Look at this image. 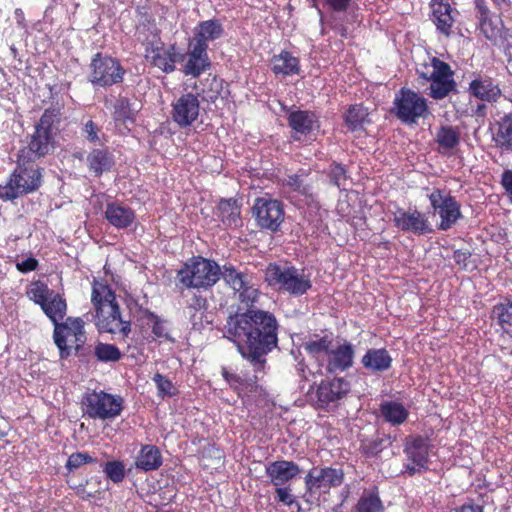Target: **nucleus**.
I'll return each instance as SVG.
<instances>
[{"label":"nucleus","instance_id":"nucleus-1","mask_svg":"<svg viewBox=\"0 0 512 512\" xmlns=\"http://www.w3.org/2000/svg\"><path fill=\"white\" fill-rule=\"evenodd\" d=\"M279 324L274 314L248 309L230 315L224 327V336L232 341L243 359L250 363L253 374L233 373L222 367L221 374L239 397L249 396L258 389L259 374H265L266 356L278 345Z\"/></svg>","mask_w":512,"mask_h":512},{"label":"nucleus","instance_id":"nucleus-2","mask_svg":"<svg viewBox=\"0 0 512 512\" xmlns=\"http://www.w3.org/2000/svg\"><path fill=\"white\" fill-rule=\"evenodd\" d=\"M91 303L95 310V326L100 333L119 334L126 339L131 333V321L121 315L116 293L105 280L94 278Z\"/></svg>","mask_w":512,"mask_h":512},{"label":"nucleus","instance_id":"nucleus-3","mask_svg":"<svg viewBox=\"0 0 512 512\" xmlns=\"http://www.w3.org/2000/svg\"><path fill=\"white\" fill-rule=\"evenodd\" d=\"M61 119L59 107L45 109L33 133L28 136L27 146L22 147L17 156L37 162L51 154L55 148V136L59 131Z\"/></svg>","mask_w":512,"mask_h":512},{"label":"nucleus","instance_id":"nucleus-4","mask_svg":"<svg viewBox=\"0 0 512 512\" xmlns=\"http://www.w3.org/2000/svg\"><path fill=\"white\" fill-rule=\"evenodd\" d=\"M43 168L36 162L17 156L16 167L7 182L0 186V199L13 201L37 191L42 185Z\"/></svg>","mask_w":512,"mask_h":512},{"label":"nucleus","instance_id":"nucleus-5","mask_svg":"<svg viewBox=\"0 0 512 512\" xmlns=\"http://www.w3.org/2000/svg\"><path fill=\"white\" fill-rule=\"evenodd\" d=\"M220 278L219 264L202 256H193L177 271V280L188 289L210 290Z\"/></svg>","mask_w":512,"mask_h":512},{"label":"nucleus","instance_id":"nucleus-6","mask_svg":"<svg viewBox=\"0 0 512 512\" xmlns=\"http://www.w3.org/2000/svg\"><path fill=\"white\" fill-rule=\"evenodd\" d=\"M52 323L55 325L53 338L59 350L60 358L67 359L70 357L72 349H74L75 355L81 356V350L87 340L83 319L68 317L64 322L56 321Z\"/></svg>","mask_w":512,"mask_h":512},{"label":"nucleus","instance_id":"nucleus-7","mask_svg":"<svg viewBox=\"0 0 512 512\" xmlns=\"http://www.w3.org/2000/svg\"><path fill=\"white\" fill-rule=\"evenodd\" d=\"M417 74L420 79L431 83L429 95L433 99H443L456 89L451 66L438 57H432L430 64H423L422 68L417 69Z\"/></svg>","mask_w":512,"mask_h":512},{"label":"nucleus","instance_id":"nucleus-8","mask_svg":"<svg viewBox=\"0 0 512 512\" xmlns=\"http://www.w3.org/2000/svg\"><path fill=\"white\" fill-rule=\"evenodd\" d=\"M81 404L84 415L94 420H114L124 410L123 397L103 390L85 393Z\"/></svg>","mask_w":512,"mask_h":512},{"label":"nucleus","instance_id":"nucleus-9","mask_svg":"<svg viewBox=\"0 0 512 512\" xmlns=\"http://www.w3.org/2000/svg\"><path fill=\"white\" fill-rule=\"evenodd\" d=\"M265 280L270 286H277L293 296H302L312 287L308 275L299 273L294 266L281 267L277 263H269L265 269Z\"/></svg>","mask_w":512,"mask_h":512},{"label":"nucleus","instance_id":"nucleus-10","mask_svg":"<svg viewBox=\"0 0 512 512\" xmlns=\"http://www.w3.org/2000/svg\"><path fill=\"white\" fill-rule=\"evenodd\" d=\"M29 300L39 305L43 313L52 321H62L67 312V303L63 295L55 293L41 280L31 281L25 290Z\"/></svg>","mask_w":512,"mask_h":512},{"label":"nucleus","instance_id":"nucleus-11","mask_svg":"<svg viewBox=\"0 0 512 512\" xmlns=\"http://www.w3.org/2000/svg\"><path fill=\"white\" fill-rule=\"evenodd\" d=\"M89 69V82L102 88L122 83L126 73L118 59L101 52L94 54Z\"/></svg>","mask_w":512,"mask_h":512},{"label":"nucleus","instance_id":"nucleus-12","mask_svg":"<svg viewBox=\"0 0 512 512\" xmlns=\"http://www.w3.org/2000/svg\"><path fill=\"white\" fill-rule=\"evenodd\" d=\"M393 104L396 117L406 124H415L429 113L427 100L409 88H401Z\"/></svg>","mask_w":512,"mask_h":512},{"label":"nucleus","instance_id":"nucleus-13","mask_svg":"<svg viewBox=\"0 0 512 512\" xmlns=\"http://www.w3.org/2000/svg\"><path fill=\"white\" fill-rule=\"evenodd\" d=\"M428 199L434 214L440 218L437 226L439 230L451 229L462 217L461 205L450 191L436 188L428 195Z\"/></svg>","mask_w":512,"mask_h":512},{"label":"nucleus","instance_id":"nucleus-14","mask_svg":"<svg viewBox=\"0 0 512 512\" xmlns=\"http://www.w3.org/2000/svg\"><path fill=\"white\" fill-rule=\"evenodd\" d=\"M252 214L257 226L270 232L279 231L284 222V205L280 200L258 197L255 199Z\"/></svg>","mask_w":512,"mask_h":512},{"label":"nucleus","instance_id":"nucleus-15","mask_svg":"<svg viewBox=\"0 0 512 512\" xmlns=\"http://www.w3.org/2000/svg\"><path fill=\"white\" fill-rule=\"evenodd\" d=\"M344 476V471L341 468L313 467L304 477L305 490L310 495L329 493L332 488L342 485Z\"/></svg>","mask_w":512,"mask_h":512},{"label":"nucleus","instance_id":"nucleus-16","mask_svg":"<svg viewBox=\"0 0 512 512\" xmlns=\"http://www.w3.org/2000/svg\"><path fill=\"white\" fill-rule=\"evenodd\" d=\"M145 46V58L151 66L160 69L163 73L169 74L175 71L176 63L182 60L183 55L177 53L174 44L165 46L161 37L151 40Z\"/></svg>","mask_w":512,"mask_h":512},{"label":"nucleus","instance_id":"nucleus-17","mask_svg":"<svg viewBox=\"0 0 512 512\" xmlns=\"http://www.w3.org/2000/svg\"><path fill=\"white\" fill-rule=\"evenodd\" d=\"M350 383L343 377L322 380L316 389L317 407L330 410L338 407L340 401L349 393Z\"/></svg>","mask_w":512,"mask_h":512},{"label":"nucleus","instance_id":"nucleus-18","mask_svg":"<svg viewBox=\"0 0 512 512\" xmlns=\"http://www.w3.org/2000/svg\"><path fill=\"white\" fill-rule=\"evenodd\" d=\"M394 226L404 233L426 235L433 232L432 225L426 213L416 208L407 210L397 207L393 217Z\"/></svg>","mask_w":512,"mask_h":512},{"label":"nucleus","instance_id":"nucleus-19","mask_svg":"<svg viewBox=\"0 0 512 512\" xmlns=\"http://www.w3.org/2000/svg\"><path fill=\"white\" fill-rule=\"evenodd\" d=\"M171 106V118L179 128H187L198 119L200 101L198 96L191 92L182 94Z\"/></svg>","mask_w":512,"mask_h":512},{"label":"nucleus","instance_id":"nucleus-20","mask_svg":"<svg viewBox=\"0 0 512 512\" xmlns=\"http://www.w3.org/2000/svg\"><path fill=\"white\" fill-rule=\"evenodd\" d=\"M404 453L410 463L406 464L405 471L413 476L421 469H427L429 462V446L421 436L411 437L405 443Z\"/></svg>","mask_w":512,"mask_h":512},{"label":"nucleus","instance_id":"nucleus-21","mask_svg":"<svg viewBox=\"0 0 512 512\" xmlns=\"http://www.w3.org/2000/svg\"><path fill=\"white\" fill-rule=\"evenodd\" d=\"M429 7V18L435 25L437 32L446 38L450 37L454 33L453 28L457 11L444 0H431Z\"/></svg>","mask_w":512,"mask_h":512},{"label":"nucleus","instance_id":"nucleus-22","mask_svg":"<svg viewBox=\"0 0 512 512\" xmlns=\"http://www.w3.org/2000/svg\"><path fill=\"white\" fill-rule=\"evenodd\" d=\"M135 14V37L142 45L160 37L161 30L158 28L155 16L149 6L138 5L135 8Z\"/></svg>","mask_w":512,"mask_h":512},{"label":"nucleus","instance_id":"nucleus-23","mask_svg":"<svg viewBox=\"0 0 512 512\" xmlns=\"http://www.w3.org/2000/svg\"><path fill=\"white\" fill-rule=\"evenodd\" d=\"M265 473L270 483L275 487L286 485L295 479L301 473V469L294 461L276 460L265 466Z\"/></svg>","mask_w":512,"mask_h":512},{"label":"nucleus","instance_id":"nucleus-24","mask_svg":"<svg viewBox=\"0 0 512 512\" xmlns=\"http://www.w3.org/2000/svg\"><path fill=\"white\" fill-rule=\"evenodd\" d=\"M468 93L478 100L489 103L497 102L502 95L499 84L493 78L481 74H477L469 83Z\"/></svg>","mask_w":512,"mask_h":512},{"label":"nucleus","instance_id":"nucleus-25","mask_svg":"<svg viewBox=\"0 0 512 512\" xmlns=\"http://www.w3.org/2000/svg\"><path fill=\"white\" fill-rule=\"evenodd\" d=\"M354 355V346L348 341L338 345L336 349H331L327 355V372L334 374L348 370L353 365Z\"/></svg>","mask_w":512,"mask_h":512},{"label":"nucleus","instance_id":"nucleus-26","mask_svg":"<svg viewBox=\"0 0 512 512\" xmlns=\"http://www.w3.org/2000/svg\"><path fill=\"white\" fill-rule=\"evenodd\" d=\"M104 216L111 226L119 230L130 227L136 220L135 211L118 201L106 204Z\"/></svg>","mask_w":512,"mask_h":512},{"label":"nucleus","instance_id":"nucleus-27","mask_svg":"<svg viewBox=\"0 0 512 512\" xmlns=\"http://www.w3.org/2000/svg\"><path fill=\"white\" fill-rule=\"evenodd\" d=\"M207 50L202 44H190L187 53V60L183 66L182 72L187 76L198 77L204 71L210 68L211 62Z\"/></svg>","mask_w":512,"mask_h":512},{"label":"nucleus","instance_id":"nucleus-28","mask_svg":"<svg viewBox=\"0 0 512 512\" xmlns=\"http://www.w3.org/2000/svg\"><path fill=\"white\" fill-rule=\"evenodd\" d=\"M86 165L89 173L100 177L111 171L115 165V158L108 147L93 148L86 157Z\"/></svg>","mask_w":512,"mask_h":512},{"label":"nucleus","instance_id":"nucleus-29","mask_svg":"<svg viewBox=\"0 0 512 512\" xmlns=\"http://www.w3.org/2000/svg\"><path fill=\"white\" fill-rule=\"evenodd\" d=\"M392 362L393 359L385 348H370L361 358L362 366L371 374L388 371Z\"/></svg>","mask_w":512,"mask_h":512},{"label":"nucleus","instance_id":"nucleus-30","mask_svg":"<svg viewBox=\"0 0 512 512\" xmlns=\"http://www.w3.org/2000/svg\"><path fill=\"white\" fill-rule=\"evenodd\" d=\"M492 140L502 152L512 153V112L504 114L495 122Z\"/></svg>","mask_w":512,"mask_h":512},{"label":"nucleus","instance_id":"nucleus-31","mask_svg":"<svg viewBox=\"0 0 512 512\" xmlns=\"http://www.w3.org/2000/svg\"><path fill=\"white\" fill-rule=\"evenodd\" d=\"M216 215L227 228H236L242 225L241 204L235 198L220 199Z\"/></svg>","mask_w":512,"mask_h":512},{"label":"nucleus","instance_id":"nucleus-32","mask_svg":"<svg viewBox=\"0 0 512 512\" xmlns=\"http://www.w3.org/2000/svg\"><path fill=\"white\" fill-rule=\"evenodd\" d=\"M194 89L197 91L195 95L200 97L203 102L215 103L222 98L224 80L216 75L208 74L207 77L194 84Z\"/></svg>","mask_w":512,"mask_h":512},{"label":"nucleus","instance_id":"nucleus-33","mask_svg":"<svg viewBox=\"0 0 512 512\" xmlns=\"http://www.w3.org/2000/svg\"><path fill=\"white\" fill-rule=\"evenodd\" d=\"M271 71L275 76H293L301 71L300 60L298 57L287 50H282L279 54L271 58Z\"/></svg>","mask_w":512,"mask_h":512},{"label":"nucleus","instance_id":"nucleus-34","mask_svg":"<svg viewBox=\"0 0 512 512\" xmlns=\"http://www.w3.org/2000/svg\"><path fill=\"white\" fill-rule=\"evenodd\" d=\"M461 140V131L458 126L442 125L438 128L435 135V142L438 145V152L449 154L456 149Z\"/></svg>","mask_w":512,"mask_h":512},{"label":"nucleus","instance_id":"nucleus-35","mask_svg":"<svg viewBox=\"0 0 512 512\" xmlns=\"http://www.w3.org/2000/svg\"><path fill=\"white\" fill-rule=\"evenodd\" d=\"M385 510L386 508L380 497L379 488L374 485L363 490L352 512H385Z\"/></svg>","mask_w":512,"mask_h":512},{"label":"nucleus","instance_id":"nucleus-36","mask_svg":"<svg viewBox=\"0 0 512 512\" xmlns=\"http://www.w3.org/2000/svg\"><path fill=\"white\" fill-rule=\"evenodd\" d=\"M163 463L159 448L155 445H143L136 457L137 469L148 472L157 470Z\"/></svg>","mask_w":512,"mask_h":512},{"label":"nucleus","instance_id":"nucleus-37","mask_svg":"<svg viewBox=\"0 0 512 512\" xmlns=\"http://www.w3.org/2000/svg\"><path fill=\"white\" fill-rule=\"evenodd\" d=\"M224 33V28L218 19L201 21L195 32L194 43L202 44L208 49V42L219 39Z\"/></svg>","mask_w":512,"mask_h":512},{"label":"nucleus","instance_id":"nucleus-38","mask_svg":"<svg viewBox=\"0 0 512 512\" xmlns=\"http://www.w3.org/2000/svg\"><path fill=\"white\" fill-rule=\"evenodd\" d=\"M316 122V114L308 110L293 111L288 116V124L290 128L301 135L310 134L313 131V127Z\"/></svg>","mask_w":512,"mask_h":512},{"label":"nucleus","instance_id":"nucleus-39","mask_svg":"<svg viewBox=\"0 0 512 512\" xmlns=\"http://www.w3.org/2000/svg\"><path fill=\"white\" fill-rule=\"evenodd\" d=\"M137 112L132 109L131 102L129 98L119 96L114 105L112 111V118L117 127L125 126L128 128V125H133L136 121Z\"/></svg>","mask_w":512,"mask_h":512},{"label":"nucleus","instance_id":"nucleus-40","mask_svg":"<svg viewBox=\"0 0 512 512\" xmlns=\"http://www.w3.org/2000/svg\"><path fill=\"white\" fill-rule=\"evenodd\" d=\"M491 319L496 321L504 333L512 336V300L505 298L502 302L494 305Z\"/></svg>","mask_w":512,"mask_h":512},{"label":"nucleus","instance_id":"nucleus-41","mask_svg":"<svg viewBox=\"0 0 512 512\" xmlns=\"http://www.w3.org/2000/svg\"><path fill=\"white\" fill-rule=\"evenodd\" d=\"M379 410L382 418L393 426L403 424L409 416V412L404 405L396 401L382 402Z\"/></svg>","mask_w":512,"mask_h":512},{"label":"nucleus","instance_id":"nucleus-42","mask_svg":"<svg viewBox=\"0 0 512 512\" xmlns=\"http://www.w3.org/2000/svg\"><path fill=\"white\" fill-rule=\"evenodd\" d=\"M221 278L235 292L243 289V285H248L252 276L246 272L239 271L234 265L227 263L221 268Z\"/></svg>","mask_w":512,"mask_h":512},{"label":"nucleus","instance_id":"nucleus-43","mask_svg":"<svg viewBox=\"0 0 512 512\" xmlns=\"http://www.w3.org/2000/svg\"><path fill=\"white\" fill-rule=\"evenodd\" d=\"M368 116V110L363 104H352L347 109L344 122L351 132H355L363 127Z\"/></svg>","mask_w":512,"mask_h":512},{"label":"nucleus","instance_id":"nucleus-44","mask_svg":"<svg viewBox=\"0 0 512 512\" xmlns=\"http://www.w3.org/2000/svg\"><path fill=\"white\" fill-rule=\"evenodd\" d=\"M142 319L145 320V323L152 328V333L155 338L159 339H169V331L167 327V321L162 319L154 312L145 309L143 311Z\"/></svg>","mask_w":512,"mask_h":512},{"label":"nucleus","instance_id":"nucleus-45","mask_svg":"<svg viewBox=\"0 0 512 512\" xmlns=\"http://www.w3.org/2000/svg\"><path fill=\"white\" fill-rule=\"evenodd\" d=\"M332 343L333 339L328 335H324L323 337L306 341L303 344V348L308 355L317 358L320 354L328 355L331 350Z\"/></svg>","mask_w":512,"mask_h":512},{"label":"nucleus","instance_id":"nucleus-46","mask_svg":"<svg viewBox=\"0 0 512 512\" xmlns=\"http://www.w3.org/2000/svg\"><path fill=\"white\" fill-rule=\"evenodd\" d=\"M94 355L99 362H118L122 352L114 344L98 342L94 347Z\"/></svg>","mask_w":512,"mask_h":512},{"label":"nucleus","instance_id":"nucleus-47","mask_svg":"<svg viewBox=\"0 0 512 512\" xmlns=\"http://www.w3.org/2000/svg\"><path fill=\"white\" fill-rule=\"evenodd\" d=\"M208 302L207 299L197 293H194L188 302L187 309L189 311L190 320L193 326H196V320L202 319L203 313L207 310Z\"/></svg>","mask_w":512,"mask_h":512},{"label":"nucleus","instance_id":"nucleus-48","mask_svg":"<svg viewBox=\"0 0 512 512\" xmlns=\"http://www.w3.org/2000/svg\"><path fill=\"white\" fill-rule=\"evenodd\" d=\"M286 185L293 191L303 195L306 198L314 201V192L312 186L303 183L302 175L293 174L289 175L286 179Z\"/></svg>","mask_w":512,"mask_h":512},{"label":"nucleus","instance_id":"nucleus-49","mask_svg":"<svg viewBox=\"0 0 512 512\" xmlns=\"http://www.w3.org/2000/svg\"><path fill=\"white\" fill-rule=\"evenodd\" d=\"M103 472L113 483H120L125 478V466L122 461L113 460L103 464Z\"/></svg>","mask_w":512,"mask_h":512},{"label":"nucleus","instance_id":"nucleus-50","mask_svg":"<svg viewBox=\"0 0 512 512\" xmlns=\"http://www.w3.org/2000/svg\"><path fill=\"white\" fill-rule=\"evenodd\" d=\"M384 449V439H362L359 450L366 457H374Z\"/></svg>","mask_w":512,"mask_h":512},{"label":"nucleus","instance_id":"nucleus-51","mask_svg":"<svg viewBox=\"0 0 512 512\" xmlns=\"http://www.w3.org/2000/svg\"><path fill=\"white\" fill-rule=\"evenodd\" d=\"M477 9L479 16V28L481 32L485 35L487 39H493L497 36L496 30L491 29L490 31L487 29V25L490 24L489 19V10L488 8L482 3L481 0H477Z\"/></svg>","mask_w":512,"mask_h":512},{"label":"nucleus","instance_id":"nucleus-52","mask_svg":"<svg viewBox=\"0 0 512 512\" xmlns=\"http://www.w3.org/2000/svg\"><path fill=\"white\" fill-rule=\"evenodd\" d=\"M236 292L239 293V299L242 303H244L247 307L250 309H253L252 307L257 302L259 298V290L255 287V285L252 283V280H249L248 285H243V289L237 290Z\"/></svg>","mask_w":512,"mask_h":512},{"label":"nucleus","instance_id":"nucleus-53","mask_svg":"<svg viewBox=\"0 0 512 512\" xmlns=\"http://www.w3.org/2000/svg\"><path fill=\"white\" fill-rule=\"evenodd\" d=\"M327 175L330 178L331 183L338 188H340L347 179L346 168L337 162L330 164L327 170Z\"/></svg>","mask_w":512,"mask_h":512},{"label":"nucleus","instance_id":"nucleus-54","mask_svg":"<svg viewBox=\"0 0 512 512\" xmlns=\"http://www.w3.org/2000/svg\"><path fill=\"white\" fill-rule=\"evenodd\" d=\"M275 500L285 506L292 507L294 504L300 508V504L296 501L292 494L290 485L275 486Z\"/></svg>","mask_w":512,"mask_h":512},{"label":"nucleus","instance_id":"nucleus-55","mask_svg":"<svg viewBox=\"0 0 512 512\" xmlns=\"http://www.w3.org/2000/svg\"><path fill=\"white\" fill-rule=\"evenodd\" d=\"M153 381L155 382L158 389V394L161 397L174 396L176 394V389L173 383L164 375L156 373L153 377Z\"/></svg>","mask_w":512,"mask_h":512},{"label":"nucleus","instance_id":"nucleus-56","mask_svg":"<svg viewBox=\"0 0 512 512\" xmlns=\"http://www.w3.org/2000/svg\"><path fill=\"white\" fill-rule=\"evenodd\" d=\"M96 461V458H93L86 452H75L69 456L66 463V468L68 470H74L78 469L84 464L95 463Z\"/></svg>","mask_w":512,"mask_h":512},{"label":"nucleus","instance_id":"nucleus-57","mask_svg":"<svg viewBox=\"0 0 512 512\" xmlns=\"http://www.w3.org/2000/svg\"><path fill=\"white\" fill-rule=\"evenodd\" d=\"M100 127L93 121L88 120L82 127V136L90 143H100Z\"/></svg>","mask_w":512,"mask_h":512},{"label":"nucleus","instance_id":"nucleus-58","mask_svg":"<svg viewBox=\"0 0 512 512\" xmlns=\"http://www.w3.org/2000/svg\"><path fill=\"white\" fill-rule=\"evenodd\" d=\"M471 252L468 249H458L453 253V260L455 264L464 271L470 268Z\"/></svg>","mask_w":512,"mask_h":512},{"label":"nucleus","instance_id":"nucleus-59","mask_svg":"<svg viewBox=\"0 0 512 512\" xmlns=\"http://www.w3.org/2000/svg\"><path fill=\"white\" fill-rule=\"evenodd\" d=\"M15 266L18 272L27 274L38 269L39 261L35 257L29 256L22 261H17Z\"/></svg>","mask_w":512,"mask_h":512},{"label":"nucleus","instance_id":"nucleus-60","mask_svg":"<svg viewBox=\"0 0 512 512\" xmlns=\"http://www.w3.org/2000/svg\"><path fill=\"white\" fill-rule=\"evenodd\" d=\"M329 7L336 12H344L348 9L351 0H325Z\"/></svg>","mask_w":512,"mask_h":512},{"label":"nucleus","instance_id":"nucleus-61","mask_svg":"<svg viewBox=\"0 0 512 512\" xmlns=\"http://www.w3.org/2000/svg\"><path fill=\"white\" fill-rule=\"evenodd\" d=\"M455 512H484V508H483V506H481L473 501H470V502L464 503L463 505H461L460 507L455 509Z\"/></svg>","mask_w":512,"mask_h":512},{"label":"nucleus","instance_id":"nucleus-62","mask_svg":"<svg viewBox=\"0 0 512 512\" xmlns=\"http://www.w3.org/2000/svg\"><path fill=\"white\" fill-rule=\"evenodd\" d=\"M78 494H81V497L82 499L84 500H88L90 498H93L94 497V494L91 493V492H87L85 489H82L81 491L78 492Z\"/></svg>","mask_w":512,"mask_h":512},{"label":"nucleus","instance_id":"nucleus-63","mask_svg":"<svg viewBox=\"0 0 512 512\" xmlns=\"http://www.w3.org/2000/svg\"><path fill=\"white\" fill-rule=\"evenodd\" d=\"M493 3L499 7H502L503 5H508L510 0H492Z\"/></svg>","mask_w":512,"mask_h":512},{"label":"nucleus","instance_id":"nucleus-64","mask_svg":"<svg viewBox=\"0 0 512 512\" xmlns=\"http://www.w3.org/2000/svg\"><path fill=\"white\" fill-rule=\"evenodd\" d=\"M485 109V105H478L477 111H482Z\"/></svg>","mask_w":512,"mask_h":512}]
</instances>
